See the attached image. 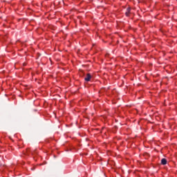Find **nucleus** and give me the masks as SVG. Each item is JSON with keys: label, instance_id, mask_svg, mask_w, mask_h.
<instances>
[{"label": "nucleus", "instance_id": "1", "mask_svg": "<svg viewBox=\"0 0 177 177\" xmlns=\"http://www.w3.org/2000/svg\"><path fill=\"white\" fill-rule=\"evenodd\" d=\"M91 79L92 75H91V73H87L86 77H84V81H86V82H89V81H91Z\"/></svg>", "mask_w": 177, "mask_h": 177}, {"label": "nucleus", "instance_id": "2", "mask_svg": "<svg viewBox=\"0 0 177 177\" xmlns=\"http://www.w3.org/2000/svg\"><path fill=\"white\" fill-rule=\"evenodd\" d=\"M131 14V8H128L127 9V11H126V12H125V15H126V16H129V15Z\"/></svg>", "mask_w": 177, "mask_h": 177}, {"label": "nucleus", "instance_id": "3", "mask_svg": "<svg viewBox=\"0 0 177 177\" xmlns=\"http://www.w3.org/2000/svg\"><path fill=\"white\" fill-rule=\"evenodd\" d=\"M161 164H162V165H167V159L162 158L161 160Z\"/></svg>", "mask_w": 177, "mask_h": 177}]
</instances>
